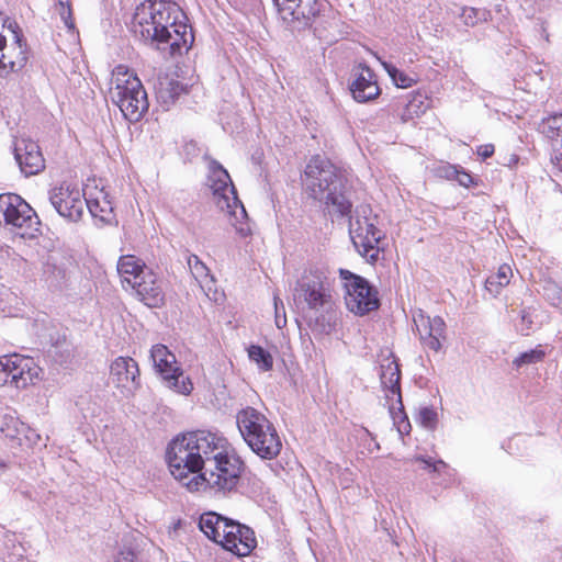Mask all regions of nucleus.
<instances>
[{"instance_id":"nucleus-1","label":"nucleus","mask_w":562,"mask_h":562,"mask_svg":"<svg viewBox=\"0 0 562 562\" xmlns=\"http://www.w3.org/2000/svg\"><path fill=\"white\" fill-rule=\"evenodd\" d=\"M302 183L308 196L323 202L329 214L348 218L355 247L375 260L384 235L376 227V216H371L370 205L357 206L352 215L351 191L342 172L326 157L315 155L304 169Z\"/></svg>"},{"instance_id":"nucleus-2","label":"nucleus","mask_w":562,"mask_h":562,"mask_svg":"<svg viewBox=\"0 0 562 562\" xmlns=\"http://www.w3.org/2000/svg\"><path fill=\"white\" fill-rule=\"evenodd\" d=\"M187 19L180 7L167 0H149L139 4L133 15L132 31L136 37L157 49L169 44L170 53L191 47L192 27L180 20Z\"/></svg>"},{"instance_id":"nucleus-3","label":"nucleus","mask_w":562,"mask_h":562,"mask_svg":"<svg viewBox=\"0 0 562 562\" xmlns=\"http://www.w3.org/2000/svg\"><path fill=\"white\" fill-rule=\"evenodd\" d=\"M216 434L196 430L177 436L167 447L166 459L173 477L186 483L190 474L193 476L205 471L210 453L215 452Z\"/></svg>"},{"instance_id":"nucleus-4","label":"nucleus","mask_w":562,"mask_h":562,"mask_svg":"<svg viewBox=\"0 0 562 562\" xmlns=\"http://www.w3.org/2000/svg\"><path fill=\"white\" fill-rule=\"evenodd\" d=\"M245 463L228 441L216 435L215 452L210 453L205 471L192 476L184 485L189 491L207 486L216 492H232L239 484Z\"/></svg>"},{"instance_id":"nucleus-5","label":"nucleus","mask_w":562,"mask_h":562,"mask_svg":"<svg viewBox=\"0 0 562 562\" xmlns=\"http://www.w3.org/2000/svg\"><path fill=\"white\" fill-rule=\"evenodd\" d=\"M204 160L207 161L209 169L206 186L212 192L213 202L221 211L227 212L232 225L241 237L249 236L251 228L247 222L248 215L237 196L229 173L217 160L207 155L204 156Z\"/></svg>"},{"instance_id":"nucleus-6","label":"nucleus","mask_w":562,"mask_h":562,"mask_svg":"<svg viewBox=\"0 0 562 562\" xmlns=\"http://www.w3.org/2000/svg\"><path fill=\"white\" fill-rule=\"evenodd\" d=\"M115 75V87L111 92L112 101L127 121L138 122L149 108L147 92L139 78L123 66L116 67Z\"/></svg>"},{"instance_id":"nucleus-7","label":"nucleus","mask_w":562,"mask_h":562,"mask_svg":"<svg viewBox=\"0 0 562 562\" xmlns=\"http://www.w3.org/2000/svg\"><path fill=\"white\" fill-rule=\"evenodd\" d=\"M327 278L318 270L305 271L297 280L293 300L297 307L306 306L310 311L327 312L334 305Z\"/></svg>"},{"instance_id":"nucleus-8","label":"nucleus","mask_w":562,"mask_h":562,"mask_svg":"<svg viewBox=\"0 0 562 562\" xmlns=\"http://www.w3.org/2000/svg\"><path fill=\"white\" fill-rule=\"evenodd\" d=\"M16 229L21 237H34L40 231V218L31 205L14 193L0 194V224Z\"/></svg>"},{"instance_id":"nucleus-9","label":"nucleus","mask_w":562,"mask_h":562,"mask_svg":"<svg viewBox=\"0 0 562 562\" xmlns=\"http://www.w3.org/2000/svg\"><path fill=\"white\" fill-rule=\"evenodd\" d=\"M340 277L346 290V306L351 313L363 316L379 308L378 291L367 279L344 269H340Z\"/></svg>"},{"instance_id":"nucleus-10","label":"nucleus","mask_w":562,"mask_h":562,"mask_svg":"<svg viewBox=\"0 0 562 562\" xmlns=\"http://www.w3.org/2000/svg\"><path fill=\"white\" fill-rule=\"evenodd\" d=\"M150 359L156 372L159 374L166 386L175 392L188 395L193 390L189 376H186L176 356L167 346L158 344L150 350Z\"/></svg>"},{"instance_id":"nucleus-11","label":"nucleus","mask_w":562,"mask_h":562,"mask_svg":"<svg viewBox=\"0 0 562 562\" xmlns=\"http://www.w3.org/2000/svg\"><path fill=\"white\" fill-rule=\"evenodd\" d=\"M249 448L260 458L272 460L281 451L282 442L273 424H236Z\"/></svg>"},{"instance_id":"nucleus-12","label":"nucleus","mask_w":562,"mask_h":562,"mask_svg":"<svg viewBox=\"0 0 562 562\" xmlns=\"http://www.w3.org/2000/svg\"><path fill=\"white\" fill-rule=\"evenodd\" d=\"M380 379L382 386L386 390L387 401H394L389 407L391 418L393 422H408L402 403L401 369L397 358L393 353L383 360L380 368Z\"/></svg>"},{"instance_id":"nucleus-13","label":"nucleus","mask_w":562,"mask_h":562,"mask_svg":"<svg viewBox=\"0 0 562 562\" xmlns=\"http://www.w3.org/2000/svg\"><path fill=\"white\" fill-rule=\"evenodd\" d=\"M49 202L57 213L70 222L81 220L85 211V196L80 189L69 182H63L49 191Z\"/></svg>"},{"instance_id":"nucleus-14","label":"nucleus","mask_w":562,"mask_h":562,"mask_svg":"<svg viewBox=\"0 0 562 562\" xmlns=\"http://www.w3.org/2000/svg\"><path fill=\"white\" fill-rule=\"evenodd\" d=\"M274 5L283 21L297 30L313 26L323 8L319 0H278Z\"/></svg>"},{"instance_id":"nucleus-15","label":"nucleus","mask_w":562,"mask_h":562,"mask_svg":"<svg viewBox=\"0 0 562 562\" xmlns=\"http://www.w3.org/2000/svg\"><path fill=\"white\" fill-rule=\"evenodd\" d=\"M274 5L283 21L297 30L313 26L323 8L319 0H278Z\"/></svg>"},{"instance_id":"nucleus-16","label":"nucleus","mask_w":562,"mask_h":562,"mask_svg":"<svg viewBox=\"0 0 562 562\" xmlns=\"http://www.w3.org/2000/svg\"><path fill=\"white\" fill-rule=\"evenodd\" d=\"M274 5L283 21L297 30L313 26L323 8L319 0H278Z\"/></svg>"},{"instance_id":"nucleus-17","label":"nucleus","mask_w":562,"mask_h":562,"mask_svg":"<svg viewBox=\"0 0 562 562\" xmlns=\"http://www.w3.org/2000/svg\"><path fill=\"white\" fill-rule=\"evenodd\" d=\"M110 381L123 396L134 395L140 387L138 363L131 357H117L110 367Z\"/></svg>"},{"instance_id":"nucleus-18","label":"nucleus","mask_w":562,"mask_h":562,"mask_svg":"<svg viewBox=\"0 0 562 562\" xmlns=\"http://www.w3.org/2000/svg\"><path fill=\"white\" fill-rule=\"evenodd\" d=\"M256 546L257 541L251 528L233 519L224 522L222 547L225 550L238 557H246Z\"/></svg>"},{"instance_id":"nucleus-19","label":"nucleus","mask_w":562,"mask_h":562,"mask_svg":"<svg viewBox=\"0 0 562 562\" xmlns=\"http://www.w3.org/2000/svg\"><path fill=\"white\" fill-rule=\"evenodd\" d=\"M413 321L422 345L429 350L438 352L447 338L445 321L440 316L430 317L422 310L414 314Z\"/></svg>"},{"instance_id":"nucleus-20","label":"nucleus","mask_w":562,"mask_h":562,"mask_svg":"<svg viewBox=\"0 0 562 562\" xmlns=\"http://www.w3.org/2000/svg\"><path fill=\"white\" fill-rule=\"evenodd\" d=\"M3 363L8 369L9 383L16 389H25L33 384L42 372L33 358L18 353L4 356Z\"/></svg>"},{"instance_id":"nucleus-21","label":"nucleus","mask_w":562,"mask_h":562,"mask_svg":"<svg viewBox=\"0 0 562 562\" xmlns=\"http://www.w3.org/2000/svg\"><path fill=\"white\" fill-rule=\"evenodd\" d=\"M352 98L359 103L370 102L381 94L378 85L376 75L366 64H360L353 74V79L349 85Z\"/></svg>"},{"instance_id":"nucleus-22","label":"nucleus","mask_w":562,"mask_h":562,"mask_svg":"<svg viewBox=\"0 0 562 562\" xmlns=\"http://www.w3.org/2000/svg\"><path fill=\"white\" fill-rule=\"evenodd\" d=\"M162 283V279H160L151 268H148L131 286L136 291L137 296L146 306L157 308L165 303Z\"/></svg>"},{"instance_id":"nucleus-23","label":"nucleus","mask_w":562,"mask_h":562,"mask_svg":"<svg viewBox=\"0 0 562 562\" xmlns=\"http://www.w3.org/2000/svg\"><path fill=\"white\" fill-rule=\"evenodd\" d=\"M14 157L25 176L38 173L45 167L40 146L31 139H19L14 145Z\"/></svg>"},{"instance_id":"nucleus-24","label":"nucleus","mask_w":562,"mask_h":562,"mask_svg":"<svg viewBox=\"0 0 562 562\" xmlns=\"http://www.w3.org/2000/svg\"><path fill=\"white\" fill-rule=\"evenodd\" d=\"M427 108V99L419 92L409 93L407 97H401L395 103V112L404 123L419 116Z\"/></svg>"},{"instance_id":"nucleus-25","label":"nucleus","mask_w":562,"mask_h":562,"mask_svg":"<svg viewBox=\"0 0 562 562\" xmlns=\"http://www.w3.org/2000/svg\"><path fill=\"white\" fill-rule=\"evenodd\" d=\"M148 268L143 260L133 255L121 256L117 261V273L122 278V282L128 285L139 279Z\"/></svg>"},{"instance_id":"nucleus-26","label":"nucleus","mask_w":562,"mask_h":562,"mask_svg":"<svg viewBox=\"0 0 562 562\" xmlns=\"http://www.w3.org/2000/svg\"><path fill=\"white\" fill-rule=\"evenodd\" d=\"M155 89L157 99L166 105L173 103L183 92H186V88L182 83L169 78L168 76L159 78Z\"/></svg>"},{"instance_id":"nucleus-27","label":"nucleus","mask_w":562,"mask_h":562,"mask_svg":"<svg viewBox=\"0 0 562 562\" xmlns=\"http://www.w3.org/2000/svg\"><path fill=\"white\" fill-rule=\"evenodd\" d=\"M15 40L20 50L16 58L11 59L8 58L4 53H2V50L5 48L7 40L3 35L0 34V69L4 70L5 74L21 70L27 61V56L25 52L22 50L21 38L18 34H15Z\"/></svg>"},{"instance_id":"nucleus-28","label":"nucleus","mask_w":562,"mask_h":562,"mask_svg":"<svg viewBox=\"0 0 562 562\" xmlns=\"http://www.w3.org/2000/svg\"><path fill=\"white\" fill-rule=\"evenodd\" d=\"M99 194L100 196L94 199L85 198V207L88 209L93 217L100 218L102 222H109V216L113 212L112 203L108 200L106 193L100 191Z\"/></svg>"},{"instance_id":"nucleus-29","label":"nucleus","mask_w":562,"mask_h":562,"mask_svg":"<svg viewBox=\"0 0 562 562\" xmlns=\"http://www.w3.org/2000/svg\"><path fill=\"white\" fill-rule=\"evenodd\" d=\"M513 277V270L508 265H502L497 272L490 276L485 281V289L493 296L501 293V290L509 284L510 278Z\"/></svg>"},{"instance_id":"nucleus-30","label":"nucleus","mask_w":562,"mask_h":562,"mask_svg":"<svg viewBox=\"0 0 562 562\" xmlns=\"http://www.w3.org/2000/svg\"><path fill=\"white\" fill-rule=\"evenodd\" d=\"M538 132L541 133L551 146L558 140V136L562 134V113H557L544 117L538 124Z\"/></svg>"},{"instance_id":"nucleus-31","label":"nucleus","mask_w":562,"mask_h":562,"mask_svg":"<svg viewBox=\"0 0 562 562\" xmlns=\"http://www.w3.org/2000/svg\"><path fill=\"white\" fill-rule=\"evenodd\" d=\"M228 518L223 517L222 515L210 512L201 515L199 527L207 538H214L217 533V528H222L224 530V522H228Z\"/></svg>"},{"instance_id":"nucleus-32","label":"nucleus","mask_w":562,"mask_h":562,"mask_svg":"<svg viewBox=\"0 0 562 562\" xmlns=\"http://www.w3.org/2000/svg\"><path fill=\"white\" fill-rule=\"evenodd\" d=\"M248 357L261 371H270L273 368V358L271 353L261 346L251 345L248 348Z\"/></svg>"},{"instance_id":"nucleus-33","label":"nucleus","mask_w":562,"mask_h":562,"mask_svg":"<svg viewBox=\"0 0 562 562\" xmlns=\"http://www.w3.org/2000/svg\"><path fill=\"white\" fill-rule=\"evenodd\" d=\"M413 461L419 462L424 470H427L431 474H446L451 476V469L442 460H432L430 457L416 456Z\"/></svg>"},{"instance_id":"nucleus-34","label":"nucleus","mask_w":562,"mask_h":562,"mask_svg":"<svg viewBox=\"0 0 562 562\" xmlns=\"http://www.w3.org/2000/svg\"><path fill=\"white\" fill-rule=\"evenodd\" d=\"M544 357L546 351L542 349L541 346H538L535 349L522 352L517 358H515L513 361V367L519 369L527 364L538 363L541 362L544 359Z\"/></svg>"},{"instance_id":"nucleus-35","label":"nucleus","mask_w":562,"mask_h":562,"mask_svg":"<svg viewBox=\"0 0 562 562\" xmlns=\"http://www.w3.org/2000/svg\"><path fill=\"white\" fill-rule=\"evenodd\" d=\"M381 65L386 70L389 76L391 77L392 81L395 83L398 88H408L412 87L415 82V79L406 75L405 72L397 69L394 65L381 60Z\"/></svg>"},{"instance_id":"nucleus-36","label":"nucleus","mask_w":562,"mask_h":562,"mask_svg":"<svg viewBox=\"0 0 562 562\" xmlns=\"http://www.w3.org/2000/svg\"><path fill=\"white\" fill-rule=\"evenodd\" d=\"M189 269L199 282H204L209 278V268L195 255H190L188 258Z\"/></svg>"},{"instance_id":"nucleus-37","label":"nucleus","mask_w":562,"mask_h":562,"mask_svg":"<svg viewBox=\"0 0 562 562\" xmlns=\"http://www.w3.org/2000/svg\"><path fill=\"white\" fill-rule=\"evenodd\" d=\"M55 360L60 364L67 363L72 357V349L68 344H61L54 346Z\"/></svg>"},{"instance_id":"nucleus-38","label":"nucleus","mask_w":562,"mask_h":562,"mask_svg":"<svg viewBox=\"0 0 562 562\" xmlns=\"http://www.w3.org/2000/svg\"><path fill=\"white\" fill-rule=\"evenodd\" d=\"M59 7V14L65 22V25L68 29H74V20H72V13H71V7L68 0H59L58 1Z\"/></svg>"},{"instance_id":"nucleus-39","label":"nucleus","mask_w":562,"mask_h":562,"mask_svg":"<svg viewBox=\"0 0 562 562\" xmlns=\"http://www.w3.org/2000/svg\"><path fill=\"white\" fill-rule=\"evenodd\" d=\"M558 136V140L553 143L551 161L560 171H562V133Z\"/></svg>"},{"instance_id":"nucleus-40","label":"nucleus","mask_w":562,"mask_h":562,"mask_svg":"<svg viewBox=\"0 0 562 562\" xmlns=\"http://www.w3.org/2000/svg\"><path fill=\"white\" fill-rule=\"evenodd\" d=\"M260 413L252 408L246 407L238 412L236 416V422L245 423V422H259Z\"/></svg>"},{"instance_id":"nucleus-41","label":"nucleus","mask_w":562,"mask_h":562,"mask_svg":"<svg viewBox=\"0 0 562 562\" xmlns=\"http://www.w3.org/2000/svg\"><path fill=\"white\" fill-rule=\"evenodd\" d=\"M276 326L283 328L286 325L285 308L281 300L274 296Z\"/></svg>"},{"instance_id":"nucleus-42","label":"nucleus","mask_w":562,"mask_h":562,"mask_svg":"<svg viewBox=\"0 0 562 562\" xmlns=\"http://www.w3.org/2000/svg\"><path fill=\"white\" fill-rule=\"evenodd\" d=\"M418 419L419 422H437L438 415L431 406L422 405L418 408Z\"/></svg>"},{"instance_id":"nucleus-43","label":"nucleus","mask_w":562,"mask_h":562,"mask_svg":"<svg viewBox=\"0 0 562 562\" xmlns=\"http://www.w3.org/2000/svg\"><path fill=\"white\" fill-rule=\"evenodd\" d=\"M457 170H458L457 166L450 165V164H445V165L439 166L436 169V172L441 178H445L448 180H454V178L457 176Z\"/></svg>"},{"instance_id":"nucleus-44","label":"nucleus","mask_w":562,"mask_h":562,"mask_svg":"<svg viewBox=\"0 0 562 562\" xmlns=\"http://www.w3.org/2000/svg\"><path fill=\"white\" fill-rule=\"evenodd\" d=\"M454 180L458 181V183L464 188H469L474 183L473 177L463 168H458Z\"/></svg>"},{"instance_id":"nucleus-45","label":"nucleus","mask_w":562,"mask_h":562,"mask_svg":"<svg viewBox=\"0 0 562 562\" xmlns=\"http://www.w3.org/2000/svg\"><path fill=\"white\" fill-rule=\"evenodd\" d=\"M135 558H136V555H135L134 551H132L130 549L122 550L119 552L115 562H135Z\"/></svg>"},{"instance_id":"nucleus-46","label":"nucleus","mask_w":562,"mask_h":562,"mask_svg":"<svg viewBox=\"0 0 562 562\" xmlns=\"http://www.w3.org/2000/svg\"><path fill=\"white\" fill-rule=\"evenodd\" d=\"M493 154H494V145H492V144L481 145L477 148V155L481 156L483 159L491 157Z\"/></svg>"},{"instance_id":"nucleus-47","label":"nucleus","mask_w":562,"mask_h":562,"mask_svg":"<svg viewBox=\"0 0 562 562\" xmlns=\"http://www.w3.org/2000/svg\"><path fill=\"white\" fill-rule=\"evenodd\" d=\"M4 357H0V386L9 383V375L7 366L3 363Z\"/></svg>"},{"instance_id":"nucleus-48","label":"nucleus","mask_w":562,"mask_h":562,"mask_svg":"<svg viewBox=\"0 0 562 562\" xmlns=\"http://www.w3.org/2000/svg\"><path fill=\"white\" fill-rule=\"evenodd\" d=\"M1 417L4 420H9V422L20 419V415L18 414L16 409L11 408V407H5L4 413L1 415Z\"/></svg>"},{"instance_id":"nucleus-49","label":"nucleus","mask_w":562,"mask_h":562,"mask_svg":"<svg viewBox=\"0 0 562 562\" xmlns=\"http://www.w3.org/2000/svg\"><path fill=\"white\" fill-rule=\"evenodd\" d=\"M393 428L396 430L400 437L408 435L412 429V424H393Z\"/></svg>"},{"instance_id":"nucleus-50","label":"nucleus","mask_w":562,"mask_h":562,"mask_svg":"<svg viewBox=\"0 0 562 562\" xmlns=\"http://www.w3.org/2000/svg\"><path fill=\"white\" fill-rule=\"evenodd\" d=\"M217 533L214 536V538H210L212 541H214L215 543H218L222 546V539H223V529L222 528H217Z\"/></svg>"},{"instance_id":"nucleus-51","label":"nucleus","mask_w":562,"mask_h":562,"mask_svg":"<svg viewBox=\"0 0 562 562\" xmlns=\"http://www.w3.org/2000/svg\"><path fill=\"white\" fill-rule=\"evenodd\" d=\"M520 313H521V319L525 322L527 318V313L525 310H522Z\"/></svg>"},{"instance_id":"nucleus-52","label":"nucleus","mask_w":562,"mask_h":562,"mask_svg":"<svg viewBox=\"0 0 562 562\" xmlns=\"http://www.w3.org/2000/svg\"><path fill=\"white\" fill-rule=\"evenodd\" d=\"M0 468H7V464L3 460H0Z\"/></svg>"},{"instance_id":"nucleus-53","label":"nucleus","mask_w":562,"mask_h":562,"mask_svg":"<svg viewBox=\"0 0 562 562\" xmlns=\"http://www.w3.org/2000/svg\"><path fill=\"white\" fill-rule=\"evenodd\" d=\"M467 11H469L470 13H475V9H473V8H470Z\"/></svg>"},{"instance_id":"nucleus-54","label":"nucleus","mask_w":562,"mask_h":562,"mask_svg":"<svg viewBox=\"0 0 562 562\" xmlns=\"http://www.w3.org/2000/svg\"><path fill=\"white\" fill-rule=\"evenodd\" d=\"M425 426H432L434 424H429V423H426L424 424Z\"/></svg>"},{"instance_id":"nucleus-55","label":"nucleus","mask_w":562,"mask_h":562,"mask_svg":"<svg viewBox=\"0 0 562 562\" xmlns=\"http://www.w3.org/2000/svg\"><path fill=\"white\" fill-rule=\"evenodd\" d=\"M273 1V4H278V0H272Z\"/></svg>"},{"instance_id":"nucleus-56","label":"nucleus","mask_w":562,"mask_h":562,"mask_svg":"<svg viewBox=\"0 0 562 562\" xmlns=\"http://www.w3.org/2000/svg\"><path fill=\"white\" fill-rule=\"evenodd\" d=\"M559 293L562 294V290H560Z\"/></svg>"}]
</instances>
